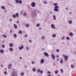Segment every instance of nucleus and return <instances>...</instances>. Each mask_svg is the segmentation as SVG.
I'll return each mask as SVG.
<instances>
[{
	"mask_svg": "<svg viewBox=\"0 0 76 76\" xmlns=\"http://www.w3.org/2000/svg\"><path fill=\"white\" fill-rule=\"evenodd\" d=\"M17 73L15 71L12 72L10 74V76H17Z\"/></svg>",
	"mask_w": 76,
	"mask_h": 76,
	"instance_id": "f257e3e1",
	"label": "nucleus"
},
{
	"mask_svg": "<svg viewBox=\"0 0 76 76\" xmlns=\"http://www.w3.org/2000/svg\"><path fill=\"white\" fill-rule=\"evenodd\" d=\"M35 6H36V4L34 2H32L31 3V6L32 7H35Z\"/></svg>",
	"mask_w": 76,
	"mask_h": 76,
	"instance_id": "f03ea898",
	"label": "nucleus"
},
{
	"mask_svg": "<svg viewBox=\"0 0 76 76\" xmlns=\"http://www.w3.org/2000/svg\"><path fill=\"white\" fill-rule=\"evenodd\" d=\"M68 58H69V56H65L64 58L65 62H67V60Z\"/></svg>",
	"mask_w": 76,
	"mask_h": 76,
	"instance_id": "7ed1b4c3",
	"label": "nucleus"
},
{
	"mask_svg": "<svg viewBox=\"0 0 76 76\" xmlns=\"http://www.w3.org/2000/svg\"><path fill=\"white\" fill-rule=\"evenodd\" d=\"M43 54L44 56L46 57H48V56H49V55H48V54L47 52H44Z\"/></svg>",
	"mask_w": 76,
	"mask_h": 76,
	"instance_id": "20e7f679",
	"label": "nucleus"
},
{
	"mask_svg": "<svg viewBox=\"0 0 76 76\" xmlns=\"http://www.w3.org/2000/svg\"><path fill=\"white\" fill-rule=\"evenodd\" d=\"M44 60L43 59H41L40 60V63L41 64H43L44 63Z\"/></svg>",
	"mask_w": 76,
	"mask_h": 76,
	"instance_id": "39448f33",
	"label": "nucleus"
},
{
	"mask_svg": "<svg viewBox=\"0 0 76 76\" xmlns=\"http://www.w3.org/2000/svg\"><path fill=\"white\" fill-rule=\"evenodd\" d=\"M14 25V27L15 29H17V28H18V25H17L15 24H13Z\"/></svg>",
	"mask_w": 76,
	"mask_h": 76,
	"instance_id": "423d86ee",
	"label": "nucleus"
},
{
	"mask_svg": "<svg viewBox=\"0 0 76 76\" xmlns=\"http://www.w3.org/2000/svg\"><path fill=\"white\" fill-rule=\"evenodd\" d=\"M51 28L53 29H55V26L53 24H52L51 25Z\"/></svg>",
	"mask_w": 76,
	"mask_h": 76,
	"instance_id": "0eeeda50",
	"label": "nucleus"
},
{
	"mask_svg": "<svg viewBox=\"0 0 76 76\" xmlns=\"http://www.w3.org/2000/svg\"><path fill=\"white\" fill-rule=\"evenodd\" d=\"M51 56L53 59H54L55 58V56L54 54H51Z\"/></svg>",
	"mask_w": 76,
	"mask_h": 76,
	"instance_id": "6e6552de",
	"label": "nucleus"
},
{
	"mask_svg": "<svg viewBox=\"0 0 76 76\" xmlns=\"http://www.w3.org/2000/svg\"><path fill=\"white\" fill-rule=\"evenodd\" d=\"M53 20H56V15H53Z\"/></svg>",
	"mask_w": 76,
	"mask_h": 76,
	"instance_id": "1a4fd4ad",
	"label": "nucleus"
},
{
	"mask_svg": "<svg viewBox=\"0 0 76 76\" xmlns=\"http://www.w3.org/2000/svg\"><path fill=\"white\" fill-rule=\"evenodd\" d=\"M54 11L55 12H57L58 11V9L54 8Z\"/></svg>",
	"mask_w": 76,
	"mask_h": 76,
	"instance_id": "9d476101",
	"label": "nucleus"
},
{
	"mask_svg": "<svg viewBox=\"0 0 76 76\" xmlns=\"http://www.w3.org/2000/svg\"><path fill=\"white\" fill-rule=\"evenodd\" d=\"M23 46L22 45L21 47H20L19 48V50H22V49H23Z\"/></svg>",
	"mask_w": 76,
	"mask_h": 76,
	"instance_id": "9b49d317",
	"label": "nucleus"
},
{
	"mask_svg": "<svg viewBox=\"0 0 76 76\" xmlns=\"http://www.w3.org/2000/svg\"><path fill=\"white\" fill-rule=\"evenodd\" d=\"M56 36V34H53L52 37L53 38H55Z\"/></svg>",
	"mask_w": 76,
	"mask_h": 76,
	"instance_id": "f8f14e48",
	"label": "nucleus"
},
{
	"mask_svg": "<svg viewBox=\"0 0 76 76\" xmlns=\"http://www.w3.org/2000/svg\"><path fill=\"white\" fill-rule=\"evenodd\" d=\"M69 34L70 36L71 37H72V36L73 35V33H72V32H70Z\"/></svg>",
	"mask_w": 76,
	"mask_h": 76,
	"instance_id": "ddd939ff",
	"label": "nucleus"
},
{
	"mask_svg": "<svg viewBox=\"0 0 76 76\" xmlns=\"http://www.w3.org/2000/svg\"><path fill=\"white\" fill-rule=\"evenodd\" d=\"M69 24H72V20H69Z\"/></svg>",
	"mask_w": 76,
	"mask_h": 76,
	"instance_id": "4468645a",
	"label": "nucleus"
},
{
	"mask_svg": "<svg viewBox=\"0 0 76 76\" xmlns=\"http://www.w3.org/2000/svg\"><path fill=\"white\" fill-rule=\"evenodd\" d=\"M1 8L2 9H4V10H5V7L3 6H2L1 7Z\"/></svg>",
	"mask_w": 76,
	"mask_h": 76,
	"instance_id": "2eb2a0df",
	"label": "nucleus"
},
{
	"mask_svg": "<svg viewBox=\"0 0 76 76\" xmlns=\"http://www.w3.org/2000/svg\"><path fill=\"white\" fill-rule=\"evenodd\" d=\"M71 67L72 69H73L75 67V66H73V65H71Z\"/></svg>",
	"mask_w": 76,
	"mask_h": 76,
	"instance_id": "dca6fc26",
	"label": "nucleus"
},
{
	"mask_svg": "<svg viewBox=\"0 0 76 76\" xmlns=\"http://www.w3.org/2000/svg\"><path fill=\"white\" fill-rule=\"evenodd\" d=\"M19 4H22V1L21 0H20L18 2Z\"/></svg>",
	"mask_w": 76,
	"mask_h": 76,
	"instance_id": "f3484780",
	"label": "nucleus"
},
{
	"mask_svg": "<svg viewBox=\"0 0 76 76\" xmlns=\"http://www.w3.org/2000/svg\"><path fill=\"white\" fill-rule=\"evenodd\" d=\"M59 7L58 6L56 5L55 7V9H58V8Z\"/></svg>",
	"mask_w": 76,
	"mask_h": 76,
	"instance_id": "a211bd4d",
	"label": "nucleus"
},
{
	"mask_svg": "<svg viewBox=\"0 0 76 76\" xmlns=\"http://www.w3.org/2000/svg\"><path fill=\"white\" fill-rule=\"evenodd\" d=\"M22 31H19V34H22Z\"/></svg>",
	"mask_w": 76,
	"mask_h": 76,
	"instance_id": "6ab92c4d",
	"label": "nucleus"
},
{
	"mask_svg": "<svg viewBox=\"0 0 76 76\" xmlns=\"http://www.w3.org/2000/svg\"><path fill=\"white\" fill-rule=\"evenodd\" d=\"M41 71V70L40 69H38L37 70V72H38V73H39Z\"/></svg>",
	"mask_w": 76,
	"mask_h": 76,
	"instance_id": "aec40b11",
	"label": "nucleus"
},
{
	"mask_svg": "<svg viewBox=\"0 0 76 76\" xmlns=\"http://www.w3.org/2000/svg\"><path fill=\"white\" fill-rule=\"evenodd\" d=\"M36 70V69H35V68H33L32 69L33 72H35Z\"/></svg>",
	"mask_w": 76,
	"mask_h": 76,
	"instance_id": "412c9836",
	"label": "nucleus"
},
{
	"mask_svg": "<svg viewBox=\"0 0 76 76\" xmlns=\"http://www.w3.org/2000/svg\"><path fill=\"white\" fill-rule=\"evenodd\" d=\"M58 73V71L57 70V71H55V74H57V73Z\"/></svg>",
	"mask_w": 76,
	"mask_h": 76,
	"instance_id": "4be33fe9",
	"label": "nucleus"
},
{
	"mask_svg": "<svg viewBox=\"0 0 76 76\" xmlns=\"http://www.w3.org/2000/svg\"><path fill=\"white\" fill-rule=\"evenodd\" d=\"M15 16L17 17H18V16H19V14L18 13H16L15 14Z\"/></svg>",
	"mask_w": 76,
	"mask_h": 76,
	"instance_id": "5701e85b",
	"label": "nucleus"
},
{
	"mask_svg": "<svg viewBox=\"0 0 76 76\" xmlns=\"http://www.w3.org/2000/svg\"><path fill=\"white\" fill-rule=\"evenodd\" d=\"M0 52H1V53H3V50H0Z\"/></svg>",
	"mask_w": 76,
	"mask_h": 76,
	"instance_id": "b1692460",
	"label": "nucleus"
},
{
	"mask_svg": "<svg viewBox=\"0 0 76 76\" xmlns=\"http://www.w3.org/2000/svg\"><path fill=\"white\" fill-rule=\"evenodd\" d=\"M13 45L12 43H10L9 44V46L10 47H13Z\"/></svg>",
	"mask_w": 76,
	"mask_h": 76,
	"instance_id": "393cba45",
	"label": "nucleus"
},
{
	"mask_svg": "<svg viewBox=\"0 0 76 76\" xmlns=\"http://www.w3.org/2000/svg\"><path fill=\"white\" fill-rule=\"evenodd\" d=\"M60 63H61V64H62L63 63V60H61L60 61Z\"/></svg>",
	"mask_w": 76,
	"mask_h": 76,
	"instance_id": "a878e982",
	"label": "nucleus"
},
{
	"mask_svg": "<svg viewBox=\"0 0 76 76\" xmlns=\"http://www.w3.org/2000/svg\"><path fill=\"white\" fill-rule=\"evenodd\" d=\"M19 0H15V3H19Z\"/></svg>",
	"mask_w": 76,
	"mask_h": 76,
	"instance_id": "bb28decb",
	"label": "nucleus"
},
{
	"mask_svg": "<svg viewBox=\"0 0 76 76\" xmlns=\"http://www.w3.org/2000/svg\"><path fill=\"white\" fill-rule=\"evenodd\" d=\"M9 50L10 51H13V48H10Z\"/></svg>",
	"mask_w": 76,
	"mask_h": 76,
	"instance_id": "cd10ccee",
	"label": "nucleus"
},
{
	"mask_svg": "<svg viewBox=\"0 0 76 76\" xmlns=\"http://www.w3.org/2000/svg\"><path fill=\"white\" fill-rule=\"evenodd\" d=\"M29 24H26V27H29Z\"/></svg>",
	"mask_w": 76,
	"mask_h": 76,
	"instance_id": "c85d7f7f",
	"label": "nucleus"
},
{
	"mask_svg": "<svg viewBox=\"0 0 76 76\" xmlns=\"http://www.w3.org/2000/svg\"><path fill=\"white\" fill-rule=\"evenodd\" d=\"M65 38V37L63 36L62 38V40H64V39Z\"/></svg>",
	"mask_w": 76,
	"mask_h": 76,
	"instance_id": "c756f323",
	"label": "nucleus"
},
{
	"mask_svg": "<svg viewBox=\"0 0 76 76\" xmlns=\"http://www.w3.org/2000/svg\"><path fill=\"white\" fill-rule=\"evenodd\" d=\"M20 75L21 76H23V75H24V73L23 72L21 73L20 74Z\"/></svg>",
	"mask_w": 76,
	"mask_h": 76,
	"instance_id": "7c9ffc66",
	"label": "nucleus"
},
{
	"mask_svg": "<svg viewBox=\"0 0 76 76\" xmlns=\"http://www.w3.org/2000/svg\"><path fill=\"white\" fill-rule=\"evenodd\" d=\"M66 39L67 40H69L70 39V38H69V37H66Z\"/></svg>",
	"mask_w": 76,
	"mask_h": 76,
	"instance_id": "2f4dec72",
	"label": "nucleus"
},
{
	"mask_svg": "<svg viewBox=\"0 0 76 76\" xmlns=\"http://www.w3.org/2000/svg\"><path fill=\"white\" fill-rule=\"evenodd\" d=\"M12 17L14 18H16V15H12Z\"/></svg>",
	"mask_w": 76,
	"mask_h": 76,
	"instance_id": "473e14b6",
	"label": "nucleus"
},
{
	"mask_svg": "<svg viewBox=\"0 0 76 76\" xmlns=\"http://www.w3.org/2000/svg\"><path fill=\"white\" fill-rule=\"evenodd\" d=\"M44 4H47L48 3L47 2V1H44Z\"/></svg>",
	"mask_w": 76,
	"mask_h": 76,
	"instance_id": "72a5a7b5",
	"label": "nucleus"
},
{
	"mask_svg": "<svg viewBox=\"0 0 76 76\" xmlns=\"http://www.w3.org/2000/svg\"><path fill=\"white\" fill-rule=\"evenodd\" d=\"M13 36H14V37H15V38L17 36H16V34H13Z\"/></svg>",
	"mask_w": 76,
	"mask_h": 76,
	"instance_id": "f704fd0d",
	"label": "nucleus"
},
{
	"mask_svg": "<svg viewBox=\"0 0 76 76\" xmlns=\"http://www.w3.org/2000/svg\"><path fill=\"white\" fill-rule=\"evenodd\" d=\"M3 37L4 38H7V36H6V35H5V34L4 35Z\"/></svg>",
	"mask_w": 76,
	"mask_h": 76,
	"instance_id": "c9c22d12",
	"label": "nucleus"
},
{
	"mask_svg": "<svg viewBox=\"0 0 76 76\" xmlns=\"http://www.w3.org/2000/svg\"><path fill=\"white\" fill-rule=\"evenodd\" d=\"M26 49L27 50H29V47H28L27 46L26 47Z\"/></svg>",
	"mask_w": 76,
	"mask_h": 76,
	"instance_id": "e433bc0d",
	"label": "nucleus"
},
{
	"mask_svg": "<svg viewBox=\"0 0 76 76\" xmlns=\"http://www.w3.org/2000/svg\"><path fill=\"white\" fill-rule=\"evenodd\" d=\"M2 47L3 48H5V45H2Z\"/></svg>",
	"mask_w": 76,
	"mask_h": 76,
	"instance_id": "4c0bfd02",
	"label": "nucleus"
},
{
	"mask_svg": "<svg viewBox=\"0 0 76 76\" xmlns=\"http://www.w3.org/2000/svg\"><path fill=\"white\" fill-rule=\"evenodd\" d=\"M57 4H58L57 3H54V6H57Z\"/></svg>",
	"mask_w": 76,
	"mask_h": 76,
	"instance_id": "58836bf2",
	"label": "nucleus"
},
{
	"mask_svg": "<svg viewBox=\"0 0 76 76\" xmlns=\"http://www.w3.org/2000/svg\"><path fill=\"white\" fill-rule=\"evenodd\" d=\"M41 38L42 39H45V37L44 36H42L41 37Z\"/></svg>",
	"mask_w": 76,
	"mask_h": 76,
	"instance_id": "ea45409f",
	"label": "nucleus"
},
{
	"mask_svg": "<svg viewBox=\"0 0 76 76\" xmlns=\"http://www.w3.org/2000/svg\"><path fill=\"white\" fill-rule=\"evenodd\" d=\"M7 72L6 71H5L4 72V74L5 75H7Z\"/></svg>",
	"mask_w": 76,
	"mask_h": 76,
	"instance_id": "a19ab883",
	"label": "nucleus"
},
{
	"mask_svg": "<svg viewBox=\"0 0 76 76\" xmlns=\"http://www.w3.org/2000/svg\"><path fill=\"white\" fill-rule=\"evenodd\" d=\"M39 25H40L39 24H37L36 26H37V27H38V26H39Z\"/></svg>",
	"mask_w": 76,
	"mask_h": 76,
	"instance_id": "79ce46f5",
	"label": "nucleus"
},
{
	"mask_svg": "<svg viewBox=\"0 0 76 76\" xmlns=\"http://www.w3.org/2000/svg\"><path fill=\"white\" fill-rule=\"evenodd\" d=\"M26 15H27L26 13H24V14H23V15L24 16H26Z\"/></svg>",
	"mask_w": 76,
	"mask_h": 76,
	"instance_id": "37998d69",
	"label": "nucleus"
},
{
	"mask_svg": "<svg viewBox=\"0 0 76 76\" xmlns=\"http://www.w3.org/2000/svg\"><path fill=\"white\" fill-rule=\"evenodd\" d=\"M61 72H62V73H63V69H61Z\"/></svg>",
	"mask_w": 76,
	"mask_h": 76,
	"instance_id": "c03bdc74",
	"label": "nucleus"
},
{
	"mask_svg": "<svg viewBox=\"0 0 76 76\" xmlns=\"http://www.w3.org/2000/svg\"><path fill=\"white\" fill-rule=\"evenodd\" d=\"M20 15H23V11H22L20 14Z\"/></svg>",
	"mask_w": 76,
	"mask_h": 76,
	"instance_id": "a18cd8bd",
	"label": "nucleus"
},
{
	"mask_svg": "<svg viewBox=\"0 0 76 76\" xmlns=\"http://www.w3.org/2000/svg\"><path fill=\"white\" fill-rule=\"evenodd\" d=\"M56 52H57L58 53V52H59V50H58V49H57V50H56Z\"/></svg>",
	"mask_w": 76,
	"mask_h": 76,
	"instance_id": "49530a36",
	"label": "nucleus"
},
{
	"mask_svg": "<svg viewBox=\"0 0 76 76\" xmlns=\"http://www.w3.org/2000/svg\"><path fill=\"white\" fill-rule=\"evenodd\" d=\"M8 66H11V67L12 66V64H10L9 65H8Z\"/></svg>",
	"mask_w": 76,
	"mask_h": 76,
	"instance_id": "de8ad7c7",
	"label": "nucleus"
},
{
	"mask_svg": "<svg viewBox=\"0 0 76 76\" xmlns=\"http://www.w3.org/2000/svg\"><path fill=\"white\" fill-rule=\"evenodd\" d=\"M40 73L41 74L43 73V71H42V70H41L40 71Z\"/></svg>",
	"mask_w": 76,
	"mask_h": 76,
	"instance_id": "09e8293b",
	"label": "nucleus"
},
{
	"mask_svg": "<svg viewBox=\"0 0 76 76\" xmlns=\"http://www.w3.org/2000/svg\"><path fill=\"white\" fill-rule=\"evenodd\" d=\"M62 56L64 57H66L65 54H63L62 55Z\"/></svg>",
	"mask_w": 76,
	"mask_h": 76,
	"instance_id": "8fccbe9b",
	"label": "nucleus"
},
{
	"mask_svg": "<svg viewBox=\"0 0 76 76\" xmlns=\"http://www.w3.org/2000/svg\"><path fill=\"white\" fill-rule=\"evenodd\" d=\"M10 66H9V65H8V68L9 69H11V67H10Z\"/></svg>",
	"mask_w": 76,
	"mask_h": 76,
	"instance_id": "3c124183",
	"label": "nucleus"
},
{
	"mask_svg": "<svg viewBox=\"0 0 76 76\" xmlns=\"http://www.w3.org/2000/svg\"><path fill=\"white\" fill-rule=\"evenodd\" d=\"M59 58H58L56 60V61H59Z\"/></svg>",
	"mask_w": 76,
	"mask_h": 76,
	"instance_id": "603ef678",
	"label": "nucleus"
},
{
	"mask_svg": "<svg viewBox=\"0 0 76 76\" xmlns=\"http://www.w3.org/2000/svg\"><path fill=\"white\" fill-rule=\"evenodd\" d=\"M9 20L11 22V21H12V19L11 18Z\"/></svg>",
	"mask_w": 76,
	"mask_h": 76,
	"instance_id": "864d4df0",
	"label": "nucleus"
},
{
	"mask_svg": "<svg viewBox=\"0 0 76 76\" xmlns=\"http://www.w3.org/2000/svg\"><path fill=\"white\" fill-rule=\"evenodd\" d=\"M56 57L57 58H58V57H59V55H57L56 56Z\"/></svg>",
	"mask_w": 76,
	"mask_h": 76,
	"instance_id": "5fc2aeb1",
	"label": "nucleus"
},
{
	"mask_svg": "<svg viewBox=\"0 0 76 76\" xmlns=\"http://www.w3.org/2000/svg\"><path fill=\"white\" fill-rule=\"evenodd\" d=\"M27 36H27V35H26V34H25V37H27Z\"/></svg>",
	"mask_w": 76,
	"mask_h": 76,
	"instance_id": "6e6d98bb",
	"label": "nucleus"
},
{
	"mask_svg": "<svg viewBox=\"0 0 76 76\" xmlns=\"http://www.w3.org/2000/svg\"><path fill=\"white\" fill-rule=\"evenodd\" d=\"M42 50H43V51H45V49H44V48H43L42 49Z\"/></svg>",
	"mask_w": 76,
	"mask_h": 76,
	"instance_id": "4d7b16f0",
	"label": "nucleus"
},
{
	"mask_svg": "<svg viewBox=\"0 0 76 76\" xmlns=\"http://www.w3.org/2000/svg\"><path fill=\"white\" fill-rule=\"evenodd\" d=\"M32 64H34V62L32 61Z\"/></svg>",
	"mask_w": 76,
	"mask_h": 76,
	"instance_id": "13d9d810",
	"label": "nucleus"
},
{
	"mask_svg": "<svg viewBox=\"0 0 76 76\" xmlns=\"http://www.w3.org/2000/svg\"><path fill=\"white\" fill-rule=\"evenodd\" d=\"M48 74H50V71L48 72Z\"/></svg>",
	"mask_w": 76,
	"mask_h": 76,
	"instance_id": "bf43d9fd",
	"label": "nucleus"
},
{
	"mask_svg": "<svg viewBox=\"0 0 76 76\" xmlns=\"http://www.w3.org/2000/svg\"><path fill=\"white\" fill-rule=\"evenodd\" d=\"M29 42H32V40H29Z\"/></svg>",
	"mask_w": 76,
	"mask_h": 76,
	"instance_id": "052dcab7",
	"label": "nucleus"
},
{
	"mask_svg": "<svg viewBox=\"0 0 76 76\" xmlns=\"http://www.w3.org/2000/svg\"><path fill=\"white\" fill-rule=\"evenodd\" d=\"M4 42H5V41H4V40H3V41H2V42L3 43Z\"/></svg>",
	"mask_w": 76,
	"mask_h": 76,
	"instance_id": "680f3d73",
	"label": "nucleus"
},
{
	"mask_svg": "<svg viewBox=\"0 0 76 76\" xmlns=\"http://www.w3.org/2000/svg\"><path fill=\"white\" fill-rule=\"evenodd\" d=\"M1 67H3V65H1Z\"/></svg>",
	"mask_w": 76,
	"mask_h": 76,
	"instance_id": "e2e57ef3",
	"label": "nucleus"
},
{
	"mask_svg": "<svg viewBox=\"0 0 76 76\" xmlns=\"http://www.w3.org/2000/svg\"><path fill=\"white\" fill-rule=\"evenodd\" d=\"M17 23H19V21H17Z\"/></svg>",
	"mask_w": 76,
	"mask_h": 76,
	"instance_id": "0e129e2a",
	"label": "nucleus"
},
{
	"mask_svg": "<svg viewBox=\"0 0 76 76\" xmlns=\"http://www.w3.org/2000/svg\"><path fill=\"white\" fill-rule=\"evenodd\" d=\"M10 33H12V30H10Z\"/></svg>",
	"mask_w": 76,
	"mask_h": 76,
	"instance_id": "69168bd1",
	"label": "nucleus"
},
{
	"mask_svg": "<svg viewBox=\"0 0 76 76\" xmlns=\"http://www.w3.org/2000/svg\"><path fill=\"white\" fill-rule=\"evenodd\" d=\"M50 14H53V13L51 12H50Z\"/></svg>",
	"mask_w": 76,
	"mask_h": 76,
	"instance_id": "338daca9",
	"label": "nucleus"
},
{
	"mask_svg": "<svg viewBox=\"0 0 76 76\" xmlns=\"http://www.w3.org/2000/svg\"><path fill=\"white\" fill-rule=\"evenodd\" d=\"M47 76H51V75H47Z\"/></svg>",
	"mask_w": 76,
	"mask_h": 76,
	"instance_id": "774afa93",
	"label": "nucleus"
}]
</instances>
